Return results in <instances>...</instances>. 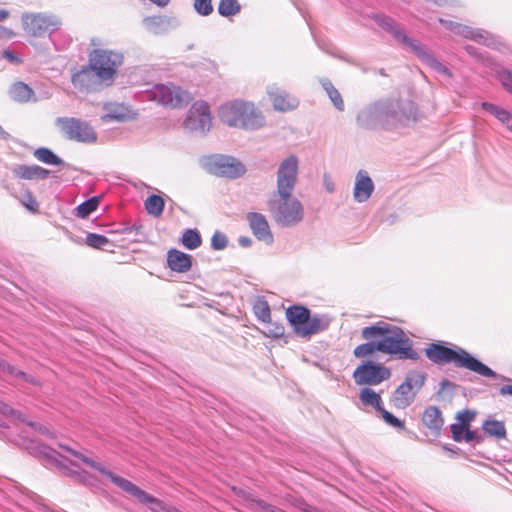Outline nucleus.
Wrapping results in <instances>:
<instances>
[{"instance_id":"nucleus-17","label":"nucleus","mask_w":512,"mask_h":512,"mask_svg":"<svg viewBox=\"0 0 512 512\" xmlns=\"http://www.w3.org/2000/svg\"><path fill=\"white\" fill-rule=\"evenodd\" d=\"M71 82L78 91L86 93L98 91L105 86L104 80L99 78L90 62L72 74Z\"/></svg>"},{"instance_id":"nucleus-64","label":"nucleus","mask_w":512,"mask_h":512,"mask_svg":"<svg viewBox=\"0 0 512 512\" xmlns=\"http://www.w3.org/2000/svg\"><path fill=\"white\" fill-rule=\"evenodd\" d=\"M305 511L306 512H318L316 509L311 508V507L309 509H306Z\"/></svg>"},{"instance_id":"nucleus-4","label":"nucleus","mask_w":512,"mask_h":512,"mask_svg":"<svg viewBox=\"0 0 512 512\" xmlns=\"http://www.w3.org/2000/svg\"><path fill=\"white\" fill-rule=\"evenodd\" d=\"M268 210L274 222L284 228L297 226L305 215L303 204L293 192H273L268 200Z\"/></svg>"},{"instance_id":"nucleus-52","label":"nucleus","mask_w":512,"mask_h":512,"mask_svg":"<svg viewBox=\"0 0 512 512\" xmlns=\"http://www.w3.org/2000/svg\"><path fill=\"white\" fill-rule=\"evenodd\" d=\"M269 326L266 332V335L271 336L273 338H280L284 335V327L279 324H271V321L268 322Z\"/></svg>"},{"instance_id":"nucleus-14","label":"nucleus","mask_w":512,"mask_h":512,"mask_svg":"<svg viewBox=\"0 0 512 512\" xmlns=\"http://www.w3.org/2000/svg\"><path fill=\"white\" fill-rule=\"evenodd\" d=\"M395 342L396 341H393L390 338L386 341L366 342L355 347L353 354L356 358H366L379 351L385 354L394 355L398 359L418 360L420 358L419 354H408L403 350H395Z\"/></svg>"},{"instance_id":"nucleus-16","label":"nucleus","mask_w":512,"mask_h":512,"mask_svg":"<svg viewBox=\"0 0 512 512\" xmlns=\"http://www.w3.org/2000/svg\"><path fill=\"white\" fill-rule=\"evenodd\" d=\"M390 370L373 362L359 365L353 372V379L357 385H378L390 377Z\"/></svg>"},{"instance_id":"nucleus-53","label":"nucleus","mask_w":512,"mask_h":512,"mask_svg":"<svg viewBox=\"0 0 512 512\" xmlns=\"http://www.w3.org/2000/svg\"><path fill=\"white\" fill-rule=\"evenodd\" d=\"M2 57L11 63L18 64L20 62L19 57L11 50L7 49L2 52Z\"/></svg>"},{"instance_id":"nucleus-39","label":"nucleus","mask_w":512,"mask_h":512,"mask_svg":"<svg viewBox=\"0 0 512 512\" xmlns=\"http://www.w3.org/2000/svg\"><path fill=\"white\" fill-rule=\"evenodd\" d=\"M241 5L238 0H220L218 5V13L223 17H230L238 14Z\"/></svg>"},{"instance_id":"nucleus-41","label":"nucleus","mask_w":512,"mask_h":512,"mask_svg":"<svg viewBox=\"0 0 512 512\" xmlns=\"http://www.w3.org/2000/svg\"><path fill=\"white\" fill-rule=\"evenodd\" d=\"M86 243H87V245H89L92 248L104 249L105 246L110 244V241H109V239L107 237H105L103 235L95 234V233H89L86 236Z\"/></svg>"},{"instance_id":"nucleus-60","label":"nucleus","mask_w":512,"mask_h":512,"mask_svg":"<svg viewBox=\"0 0 512 512\" xmlns=\"http://www.w3.org/2000/svg\"><path fill=\"white\" fill-rule=\"evenodd\" d=\"M153 4L157 5L158 7H166L170 0H150Z\"/></svg>"},{"instance_id":"nucleus-15","label":"nucleus","mask_w":512,"mask_h":512,"mask_svg":"<svg viewBox=\"0 0 512 512\" xmlns=\"http://www.w3.org/2000/svg\"><path fill=\"white\" fill-rule=\"evenodd\" d=\"M299 161L295 155L285 158L277 169L276 193L293 192L297 183Z\"/></svg>"},{"instance_id":"nucleus-57","label":"nucleus","mask_w":512,"mask_h":512,"mask_svg":"<svg viewBox=\"0 0 512 512\" xmlns=\"http://www.w3.org/2000/svg\"><path fill=\"white\" fill-rule=\"evenodd\" d=\"M501 395H512V385H504L500 388Z\"/></svg>"},{"instance_id":"nucleus-42","label":"nucleus","mask_w":512,"mask_h":512,"mask_svg":"<svg viewBox=\"0 0 512 512\" xmlns=\"http://www.w3.org/2000/svg\"><path fill=\"white\" fill-rule=\"evenodd\" d=\"M254 313L256 317L266 323L271 321V312L266 301H259L254 305Z\"/></svg>"},{"instance_id":"nucleus-24","label":"nucleus","mask_w":512,"mask_h":512,"mask_svg":"<svg viewBox=\"0 0 512 512\" xmlns=\"http://www.w3.org/2000/svg\"><path fill=\"white\" fill-rule=\"evenodd\" d=\"M167 264L172 271L185 273L192 267V257L177 249H171L167 253Z\"/></svg>"},{"instance_id":"nucleus-37","label":"nucleus","mask_w":512,"mask_h":512,"mask_svg":"<svg viewBox=\"0 0 512 512\" xmlns=\"http://www.w3.org/2000/svg\"><path fill=\"white\" fill-rule=\"evenodd\" d=\"M164 200L161 196L152 194L145 200V209L148 214L159 217L162 215L164 210Z\"/></svg>"},{"instance_id":"nucleus-63","label":"nucleus","mask_w":512,"mask_h":512,"mask_svg":"<svg viewBox=\"0 0 512 512\" xmlns=\"http://www.w3.org/2000/svg\"><path fill=\"white\" fill-rule=\"evenodd\" d=\"M451 383L448 381V380H443L441 382V387L442 388H445V387H448V385H450Z\"/></svg>"},{"instance_id":"nucleus-56","label":"nucleus","mask_w":512,"mask_h":512,"mask_svg":"<svg viewBox=\"0 0 512 512\" xmlns=\"http://www.w3.org/2000/svg\"><path fill=\"white\" fill-rule=\"evenodd\" d=\"M238 243L242 247H249L252 244V240L247 236H240L238 239Z\"/></svg>"},{"instance_id":"nucleus-59","label":"nucleus","mask_w":512,"mask_h":512,"mask_svg":"<svg viewBox=\"0 0 512 512\" xmlns=\"http://www.w3.org/2000/svg\"><path fill=\"white\" fill-rule=\"evenodd\" d=\"M262 508L264 512H283L281 509H278L268 504H264Z\"/></svg>"},{"instance_id":"nucleus-44","label":"nucleus","mask_w":512,"mask_h":512,"mask_svg":"<svg viewBox=\"0 0 512 512\" xmlns=\"http://www.w3.org/2000/svg\"><path fill=\"white\" fill-rule=\"evenodd\" d=\"M228 245V239L222 232L216 231L211 238V247L214 250H223Z\"/></svg>"},{"instance_id":"nucleus-50","label":"nucleus","mask_w":512,"mask_h":512,"mask_svg":"<svg viewBox=\"0 0 512 512\" xmlns=\"http://www.w3.org/2000/svg\"><path fill=\"white\" fill-rule=\"evenodd\" d=\"M463 440L468 443L473 442L475 444H480L483 442L484 438L477 431H472L467 428L466 432L464 433Z\"/></svg>"},{"instance_id":"nucleus-51","label":"nucleus","mask_w":512,"mask_h":512,"mask_svg":"<svg viewBox=\"0 0 512 512\" xmlns=\"http://www.w3.org/2000/svg\"><path fill=\"white\" fill-rule=\"evenodd\" d=\"M450 430L452 433V438L456 442H461V441H463L464 433L466 432L467 428H464L463 425H459L457 423V424H452L450 426Z\"/></svg>"},{"instance_id":"nucleus-13","label":"nucleus","mask_w":512,"mask_h":512,"mask_svg":"<svg viewBox=\"0 0 512 512\" xmlns=\"http://www.w3.org/2000/svg\"><path fill=\"white\" fill-rule=\"evenodd\" d=\"M204 166L209 173L227 178H238L246 172L245 166L231 156H210L205 160Z\"/></svg>"},{"instance_id":"nucleus-11","label":"nucleus","mask_w":512,"mask_h":512,"mask_svg":"<svg viewBox=\"0 0 512 512\" xmlns=\"http://www.w3.org/2000/svg\"><path fill=\"white\" fill-rule=\"evenodd\" d=\"M24 31L33 37H44L59 29L61 22L53 15L43 13H27L22 15Z\"/></svg>"},{"instance_id":"nucleus-38","label":"nucleus","mask_w":512,"mask_h":512,"mask_svg":"<svg viewBox=\"0 0 512 512\" xmlns=\"http://www.w3.org/2000/svg\"><path fill=\"white\" fill-rule=\"evenodd\" d=\"M181 243L189 250L198 248L202 243L200 233L196 229H186L183 232Z\"/></svg>"},{"instance_id":"nucleus-29","label":"nucleus","mask_w":512,"mask_h":512,"mask_svg":"<svg viewBox=\"0 0 512 512\" xmlns=\"http://www.w3.org/2000/svg\"><path fill=\"white\" fill-rule=\"evenodd\" d=\"M422 421L427 428L433 431H439L444 423L441 411L436 406H430L425 409Z\"/></svg>"},{"instance_id":"nucleus-55","label":"nucleus","mask_w":512,"mask_h":512,"mask_svg":"<svg viewBox=\"0 0 512 512\" xmlns=\"http://www.w3.org/2000/svg\"><path fill=\"white\" fill-rule=\"evenodd\" d=\"M439 22L444 24V26L446 27V29L452 31L453 33H456V28H454V26L456 25H459L460 23H456V22H453V21H447V20H444V19H439Z\"/></svg>"},{"instance_id":"nucleus-36","label":"nucleus","mask_w":512,"mask_h":512,"mask_svg":"<svg viewBox=\"0 0 512 512\" xmlns=\"http://www.w3.org/2000/svg\"><path fill=\"white\" fill-rule=\"evenodd\" d=\"M35 158L47 165H62L63 160L58 157L52 150L46 147L37 148L34 151Z\"/></svg>"},{"instance_id":"nucleus-18","label":"nucleus","mask_w":512,"mask_h":512,"mask_svg":"<svg viewBox=\"0 0 512 512\" xmlns=\"http://www.w3.org/2000/svg\"><path fill=\"white\" fill-rule=\"evenodd\" d=\"M44 455L48 460L62 469L67 475L85 484L88 483L87 473L79 469L76 460L70 459L68 456H64L53 449H48L44 452Z\"/></svg>"},{"instance_id":"nucleus-47","label":"nucleus","mask_w":512,"mask_h":512,"mask_svg":"<svg viewBox=\"0 0 512 512\" xmlns=\"http://www.w3.org/2000/svg\"><path fill=\"white\" fill-rule=\"evenodd\" d=\"M0 413L5 416H10L15 420L25 422V419L22 417V414L19 411L14 410L8 404L0 401Z\"/></svg>"},{"instance_id":"nucleus-7","label":"nucleus","mask_w":512,"mask_h":512,"mask_svg":"<svg viewBox=\"0 0 512 512\" xmlns=\"http://www.w3.org/2000/svg\"><path fill=\"white\" fill-rule=\"evenodd\" d=\"M89 62L105 86L113 83L118 68L123 63V55L120 52L106 49H94L89 53Z\"/></svg>"},{"instance_id":"nucleus-32","label":"nucleus","mask_w":512,"mask_h":512,"mask_svg":"<svg viewBox=\"0 0 512 512\" xmlns=\"http://www.w3.org/2000/svg\"><path fill=\"white\" fill-rule=\"evenodd\" d=\"M482 429L490 437L496 439L506 438V428L503 422L498 420H486L482 424Z\"/></svg>"},{"instance_id":"nucleus-20","label":"nucleus","mask_w":512,"mask_h":512,"mask_svg":"<svg viewBox=\"0 0 512 512\" xmlns=\"http://www.w3.org/2000/svg\"><path fill=\"white\" fill-rule=\"evenodd\" d=\"M424 64H426L429 68L434 70L436 73L440 75H444L447 77H451L450 70L442 64L435 55L428 50L420 41L412 46L410 49Z\"/></svg>"},{"instance_id":"nucleus-31","label":"nucleus","mask_w":512,"mask_h":512,"mask_svg":"<svg viewBox=\"0 0 512 512\" xmlns=\"http://www.w3.org/2000/svg\"><path fill=\"white\" fill-rule=\"evenodd\" d=\"M0 371L23 382L31 383L33 385L39 384V382L34 377L27 375L25 372L17 369L2 359H0Z\"/></svg>"},{"instance_id":"nucleus-23","label":"nucleus","mask_w":512,"mask_h":512,"mask_svg":"<svg viewBox=\"0 0 512 512\" xmlns=\"http://www.w3.org/2000/svg\"><path fill=\"white\" fill-rule=\"evenodd\" d=\"M268 95L275 110L288 111L297 107L298 100L276 86L268 87Z\"/></svg>"},{"instance_id":"nucleus-26","label":"nucleus","mask_w":512,"mask_h":512,"mask_svg":"<svg viewBox=\"0 0 512 512\" xmlns=\"http://www.w3.org/2000/svg\"><path fill=\"white\" fill-rule=\"evenodd\" d=\"M454 28L457 29L455 33L457 35H461L465 38L472 39L478 43H483L487 46L494 44L493 37L484 30L473 29L462 24L456 25L454 26Z\"/></svg>"},{"instance_id":"nucleus-62","label":"nucleus","mask_w":512,"mask_h":512,"mask_svg":"<svg viewBox=\"0 0 512 512\" xmlns=\"http://www.w3.org/2000/svg\"><path fill=\"white\" fill-rule=\"evenodd\" d=\"M8 17V11L0 10V21L5 20Z\"/></svg>"},{"instance_id":"nucleus-12","label":"nucleus","mask_w":512,"mask_h":512,"mask_svg":"<svg viewBox=\"0 0 512 512\" xmlns=\"http://www.w3.org/2000/svg\"><path fill=\"white\" fill-rule=\"evenodd\" d=\"M212 125L210 107L207 102L197 101L190 107L183 122L186 130L200 135L206 134Z\"/></svg>"},{"instance_id":"nucleus-10","label":"nucleus","mask_w":512,"mask_h":512,"mask_svg":"<svg viewBox=\"0 0 512 512\" xmlns=\"http://www.w3.org/2000/svg\"><path fill=\"white\" fill-rule=\"evenodd\" d=\"M56 124L69 140L83 143H93L97 140L94 128L79 118L59 117Z\"/></svg>"},{"instance_id":"nucleus-3","label":"nucleus","mask_w":512,"mask_h":512,"mask_svg":"<svg viewBox=\"0 0 512 512\" xmlns=\"http://www.w3.org/2000/svg\"><path fill=\"white\" fill-rule=\"evenodd\" d=\"M219 117L228 126L247 130H256L265 124V117L253 103L240 100L223 104Z\"/></svg>"},{"instance_id":"nucleus-33","label":"nucleus","mask_w":512,"mask_h":512,"mask_svg":"<svg viewBox=\"0 0 512 512\" xmlns=\"http://www.w3.org/2000/svg\"><path fill=\"white\" fill-rule=\"evenodd\" d=\"M33 95V90L23 82L15 83L10 89L11 98L18 102H28Z\"/></svg>"},{"instance_id":"nucleus-9","label":"nucleus","mask_w":512,"mask_h":512,"mask_svg":"<svg viewBox=\"0 0 512 512\" xmlns=\"http://www.w3.org/2000/svg\"><path fill=\"white\" fill-rule=\"evenodd\" d=\"M148 98L170 108H182L191 100L190 94L173 84H156L148 91Z\"/></svg>"},{"instance_id":"nucleus-30","label":"nucleus","mask_w":512,"mask_h":512,"mask_svg":"<svg viewBox=\"0 0 512 512\" xmlns=\"http://www.w3.org/2000/svg\"><path fill=\"white\" fill-rule=\"evenodd\" d=\"M104 114L101 116L102 121H123L127 118L126 108L121 104L105 103L103 105Z\"/></svg>"},{"instance_id":"nucleus-19","label":"nucleus","mask_w":512,"mask_h":512,"mask_svg":"<svg viewBox=\"0 0 512 512\" xmlns=\"http://www.w3.org/2000/svg\"><path fill=\"white\" fill-rule=\"evenodd\" d=\"M247 221L253 235L266 244H272L274 241L273 234L270 230L267 219L264 215L257 212L247 214Z\"/></svg>"},{"instance_id":"nucleus-1","label":"nucleus","mask_w":512,"mask_h":512,"mask_svg":"<svg viewBox=\"0 0 512 512\" xmlns=\"http://www.w3.org/2000/svg\"><path fill=\"white\" fill-rule=\"evenodd\" d=\"M419 118L411 100L380 99L363 106L356 115L357 125L365 130H393L409 126Z\"/></svg>"},{"instance_id":"nucleus-25","label":"nucleus","mask_w":512,"mask_h":512,"mask_svg":"<svg viewBox=\"0 0 512 512\" xmlns=\"http://www.w3.org/2000/svg\"><path fill=\"white\" fill-rule=\"evenodd\" d=\"M15 177L25 180L46 179L50 171L38 165H16L12 168Z\"/></svg>"},{"instance_id":"nucleus-43","label":"nucleus","mask_w":512,"mask_h":512,"mask_svg":"<svg viewBox=\"0 0 512 512\" xmlns=\"http://www.w3.org/2000/svg\"><path fill=\"white\" fill-rule=\"evenodd\" d=\"M195 11L202 16H208L213 12L212 0H194Z\"/></svg>"},{"instance_id":"nucleus-27","label":"nucleus","mask_w":512,"mask_h":512,"mask_svg":"<svg viewBox=\"0 0 512 512\" xmlns=\"http://www.w3.org/2000/svg\"><path fill=\"white\" fill-rule=\"evenodd\" d=\"M482 108L492 114L502 125L512 132V113L503 107L489 102H483Z\"/></svg>"},{"instance_id":"nucleus-8","label":"nucleus","mask_w":512,"mask_h":512,"mask_svg":"<svg viewBox=\"0 0 512 512\" xmlns=\"http://www.w3.org/2000/svg\"><path fill=\"white\" fill-rule=\"evenodd\" d=\"M426 374L419 371H410L405 380L396 388L392 394V404L398 409H405L410 406L417 393L424 386Z\"/></svg>"},{"instance_id":"nucleus-40","label":"nucleus","mask_w":512,"mask_h":512,"mask_svg":"<svg viewBox=\"0 0 512 512\" xmlns=\"http://www.w3.org/2000/svg\"><path fill=\"white\" fill-rule=\"evenodd\" d=\"M99 200L96 197H92L84 202H82L80 205L77 206V215L81 218H86L89 216L93 211H95L98 207Z\"/></svg>"},{"instance_id":"nucleus-5","label":"nucleus","mask_w":512,"mask_h":512,"mask_svg":"<svg viewBox=\"0 0 512 512\" xmlns=\"http://www.w3.org/2000/svg\"><path fill=\"white\" fill-rule=\"evenodd\" d=\"M286 317L293 326L297 336L309 338L329 327L330 321L321 316H310V310L301 305H294L286 310Z\"/></svg>"},{"instance_id":"nucleus-34","label":"nucleus","mask_w":512,"mask_h":512,"mask_svg":"<svg viewBox=\"0 0 512 512\" xmlns=\"http://www.w3.org/2000/svg\"><path fill=\"white\" fill-rule=\"evenodd\" d=\"M359 399L364 405L371 406L377 411L383 408L381 396L371 388L361 389Z\"/></svg>"},{"instance_id":"nucleus-6","label":"nucleus","mask_w":512,"mask_h":512,"mask_svg":"<svg viewBox=\"0 0 512 512\" xmlns=\"http://www.w3.org/2000/svg\"><path fill=\"white\" fill-rule=\"evenodd\" d=\"M361 336L363 339L368 340V342L377 339H379V341H386L390 338L393 341H397L394 343L395 350H403L408 354H419L412 348V341L398 326L387 323H378L376 325L364 327L361 331Z\"/></svg>"},{"instance_id":"nucleus-35","label":"nucleus","mask_w":512,"mask_h":512,"mask_svg":"<svg viewBox=\"0 0 512 512\" xmlns=\"http://www.w3.org/2000/svg\"><path fill=\"white\" fill-rule=\"evenodd\" d=\"M321 84L323 89L326 91L329 99L335 106V108L339 111H343L345 108L344 101L342 99L341 94L339 91L334 87V85L331 83L328 79L321 80Z\"/></svg>"},{"instance_id":"nucleus-48","label":"nucleus","mask_w":512,"mask_h":512,"mask_svg":"<svg viewBox=\"0 0 512 512\" xmlns=\"http://www.w3.org/2000/svg\"><path fill=\"white\" fill-rule=\"evenodd\" d=\"M498 79L503 87L512 93V72L508 70H501L498 72Z\"/></svg>"},{"instance_id":"nucleus-54","label":"nucleus","mask_w":512,"mask_h":512,"mask_svg":"<svg viewBox=\"0 0 512 512\" xmlns=\"http://www.w3.org/2000/svg\"><path fill=\"white\" fill-rule=\"evenodd\" d=\"M323 184H324V187L325 189L328 191V192H333L334 191V183L331 179V177L327 174H325L323 176Z\"/></svg>"},{"instance_id":"nucleus-49","label":"nucleus","mask_w":512,"mask_h":512,"mask_svg":"<svg viewBox=\"0 0 512 512\" xmlns=\"http://www.w3.org/2000/svg\"><path fill=\"white\" fill-rule=\"evenodd\" d=\"M475 413L471 412L469 410H465L462 412H459L457 415V419L459 420V425H463L464 428H468L470 422L474 419Z\"/></svg>"},{"instance_id":"nucleus-2","label":"nucleus","mask_w":512,"mask_h":512,"mask_svg":"<svg viewBox=\"0 0 512 512\" xmlns=\"http://www.w3.org/2000/svg\"><path fill=\"white\" fill-rule=\"evenodd\" d=\"M425 355L435 364L454 363L456 367L466 368L483 377H496V373L491 368L462 348L452 349L438 343H432L425 349Z\"/></svg>"},{"instance_id":"nucleus-46","label":"nucleus","mask_w":512,"mask_h":512,"mask_svg":"<svg viewBox=\"0 0 512 512\" xmlns=\"http://www.w3.org/2000/svg\"><path fill=\"white\" fill-rule=\"evenodd\" d=\"M21 203L31 212H36L38 210V202L29 191L22 195Z\"/></svg>"},{"instance_id":"nucleus-21","label":"nucleus","mask_w":512,"mask_h":512,"mask_svg":"<svg viewBox=\"0 0 512 512\" xmlns=\"http://www.w3.org/2000/svg\"><path fill=\"white\" fill-rule=\"evenodd\" d=\"M375 186L365 170H359L355 176V184L353 189L354 200L358 203H364L369 200L374 192Z\"/></svg>"},{"instance_id":"nucleus-58","label":"nucleus","mask_w":512,"mask_h":512,"mask_svg":"<svg viewBox=\"0 0 512 512\" xmlns=\"http://www.w3.org/2000/svg\"><path fill=\"white\" fill-rule=\"evenodd\" d=\"M29 426L35 428V429H38L41 433H47L48 430L47 428L43 427L42 425L38 424V423H32V422H28L27 423Z\"/></svg>"},{"instance_id":"nucleus-61","label":"nucleus","mask_w":512,"mask_h":512,"mask_svg":"<svg viewBox=\"0 0 512 512\" xmlns=\"http://www.w3.org/2000/svg\"><path fill=\"white\" fill-rule=\"evenodd\" d=\"M0 139L2 140H9L10 139V135L8 132H6L2 126L0 125Z\"/></svg>"},{"instance_id":"nucleus-22","label":"nucleus","mask_w":512,"mask_h":512,"mask_svg":"<svg viewBox=\"0 0 512 512\" xmlns=\"http://www.w3.org/2000/svg\"><path fill=\"white\" fill-rule=\"evenodd\" d=\"M374 20L380 27L390 33L395 40L407 46L409 49H411L417 42L416 39L409 37L402 29H400L392 18L377 14L374 16Z\"/></svg>"},{"instance_id":"nucleus-45","label":"nucleus","mask_w":512,"mask_h":512,"mask_svg":"<svg viewBox=\"0 0 512 512\" xmlns=\"http://www.w3.org/2000/svg\"><path fill=\"white\" fill-rule=\"evenodd\" d=\"M384 419V421L395 428L403 429L404 422L395 417L393 414L384 409V407L379 411Z\"/></svg>"},{"instance_id":"nucleus-28","label":"nucleus","mask_w":512,"mask_h":512,"mask_svg":"<svg viewBox=\"0 0 512 512\" xmlns=\"http://www.w3.org/2000/svg\"><path fill=\"white\" fill-rule=\"evenodd\" d=\"M171 25V19L166 16H148L143 19V26L153 34L164 33Z\"/></svg>"}]
</instances>
